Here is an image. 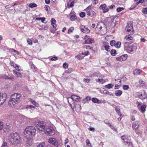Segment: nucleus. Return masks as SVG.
<instances>
[{
	"label": "nucleus",
	"mask_w": 147,
	"mask_h": 147,
	"mask_svg": "<svg viewBox=\"0 0 147 147\" xmlns=\"http://www.w3.org/2000/svg\"><path fill=\"white\" fill-rule=\"evenodd\" d=\"M121 44V42L119 41H117L115 43V47L117 48H119L120 47Z\"/></svg>",
	"instance_id": "473e14b6"
},
{
	"label": "nucleus",
	"mask_w": 147,
	"mask_h": 147,
	"mask_svg": "<svg viewBox=\"0 0 147 147\" xmlns=\"http://www.w3.org/2000/svg\"><path fill=\"white\" fill-rule=\"evenodd\" d=\"M67 100L69 103L70 105H71L72 103H74V101H73L71 97V96L68 97L67 98Z\"/></svg>",
	"instance_id": "a878e982"
},
{
	"label": "nucleus",
	"mask_w": 147,
	"mask_h": 147,
	"mask_svg": "<svg viewBox=\"0 0 147 147\" xmlns=\"http://www.w3.org/2000/svg\"><path fill=\"white\" fill-rule=\"evenodd\" d=\"M31 67L33 69L34 71H35L36 70V67L34 64H32L31 65Z\"/></svg>",
	"instance_id": "c9c22d12"
},
{
	"label": "nucleus",
	"mask_w": 147,
	"mask_h": 147,
	"mask_svg": "<svg viewBox=\"0 0 147 147\" xmlns=\"http://www.w3.org/2000/svg\"><path fill=\"white\" fill-rule=\"evenodd\" d=\"M1 147H7V143H3Z\"/></svg>",
	"instance_id": "680f3d73"
},
{
	"label": "nucleus",
	"mask_w": 147,
	"mask_h": 147,
	"mask_svg": "<svg viewBox=\"0 0 147 147\" xmlns=\"http://www.w3.org/2000/svg\"><path fill=\"white\" fill-rule=\"evenodd\" d=\"M125 36V39L129 41L130 43H132L133 42V38L129 34Z\"/></svg>",
	"instance_id": "2eb2a0df"
},
{
	"label": "nucleus",
	"mask_w": 147,
	"mask_h": 147,
	"mask_svg": "<svg viewBox=\"0 0 147 147\" xmlns=\"http://www.w3.org/2000/svg\"><path fill=\"white\" fill-rule=\"evenodd\" d=\"M104 93L105 94H109V92L108 91V90H105L103 91Z\"/></svg>",
	"instance_id": "0e129e2a"
},
{
	"label": "nucleus",
	"mask_w": 147,
	"mask_h": 147,
	"mask_svg": "<svg viewBox=\"0 0 147 147\" xmlns=\"http://www.w3.org/2000/svg\"><path fill=\"white\" fill-rule=\"evenodd\" d=\"M14 67L17 70H18L19 71L20 70V69L19 68V66L16 64H15V66Z\"/></svg>",
	"instance_id": "37998d69"
},
{
	"label": "nucleus",
	"mask_w": 147,
	"mask_h": 147,
	"mask_svg": "<svg viewBox=\"0 0 147 147\" xmlns=\"http://www.w3.org/2000/svg\"><path fill=\"white\" fill-rule=\"evenodd\" d=\"M125 145L129 147H131L132 146V143L130 142H128V141H126L124 142Z\"/></svg>",
	"instance_id": "b1692460"
},
{
	"label": "nucleus",
	"mask_w": 147,
	"mask_h": 147,
	"mask_svg": "<svg viewBox=\"0 0 147 147\" xmlns=\"http://www.w3.org/2000/svg\"><path fill=\"white\" fill-rule=\"evenodd\" d=\"M48 142L49 143L57 147L58 146V143L57 141L54 138H49Z\"/></svg>",
	"instance_id": "9d476101"
},
{
	"label": "nucleus",
	"mask_w": 147,
	"mask_h": 147,
	"mask_svg": "<svg viewBox=\"0 0 147 147\" xmlns=\"http://www.w3.org/2000/svg\"><path fill=\"white\" fill-rule=\"evenodd\" d=\"M107 5L106 4H104L103 5H100V9H103V10L105 9V8L106 7Z\"/></svg>",
	"instance_id": "79ce46f5"
},
{
	"label": "nucleus",
	"mask_w": 147,
	"mask_h": 147,
	"mask_svg": "<svg viewBox=\"0 0 147 147\" xmlns=\"http://www.w3.org/2000/svg\"><path fill=\"white\" fill-rule=\"evenodd\" d=\"M73 28L71 27L70 28L68 31V33H69L71 32H72V30H73Z\"/></svg>",
	"instance_id": "e2e57ef3"
},
{
	"label": "nucleus",
	"mask_w": 147,
	"mask_h": 147,
	"mask_svg": "<svg viewBox=\"0 0 147 147\" xmlns=\"http://www.w3.org/2000/svg\"><path fill=\"white\" fill-rule=\"evenodd\" d=\"M109 9H112L115 7V5H111L109 6L108 7Z\"/></svg>",
	"instance_id": "4d7b16f0"
},
{
	"label": "nucleus",
	"mask_w": 147,
	"mask_h": 147,
	"mask_svg": "<svg viewBox=\"0 0 147 147\" xmlns=\"http://www.w3.org/2000/svg\"><path fill=\"white\" fill-rule=\"evenodd\" d=\"M146 108V105H142L141 106L140 109V111H141V112L142 113H144L145 111Z\"/></svg>",
	"instance_id": "5701e85b"
},
{
	"label": "nucleus",
	"mask_w": 147,
	"mask_h": 147,
	"mask_svg": "<svg viewBox=\"0 0 147 147\" xmlns=\"http://www.w3.org/2000/svg\"><path fill=\"white\" fill-rule=\"evenodd\" d=\"M16 76L19 78H22V74L19 72L16 73Z\"/></svg>",
	"instance_id": "49530a36"
},
{
	"label": "nucleus",
	"mask_w": 147,
	"mask_h": 147,
	"mask_svg": "<svg viewBox=\"0 0 147 147\" xmlns=\"http://www.w3.org/2000/svg\"><path fill=\"white\" fill-rule=\"evenodd\" d=\"M3 126V123L2 121H0V130H1Z\"/></svg>",
	"instance_id": "13d9d810"
},
{
	"label": "nucleus",
	"mask_w": 147,
	"mask_h": 147,
	"mask_svg": "<svg viewBox=\"0 0 147 147\" xmlns=\"http://www.w3.org/2000/svg\"><path fill=\"white\" fill-rule=\"evenodd\" d=\"M116 41L114 40H113L111 41L110 42V44L113 47L115 46Z\"/></svg>",
	"instance_id": "ea45409f"
},
{
	"label": "nucleus",
	"mask_w": 147,
	"mask_h": 147,
	"mask_svg": "<svg viewBox=\"0 0 147 147\" xmlns=\"http://www.w3.org/2000/svg\"><path fill=\"white\" fill-rule=\"evenodd\" d=\"M103 26H101V27H100V28H98L96 30H98V31H99L100 32H103L104 31L102 30L103 29Z\"/></svg>",
	"instance_id": "3c124183"
},
{
	"label": "nucleus",
	"mask_w": 147,
	"mask_h": 147,
	"mask_svg": "<svg viewBox=\"0 0 147 147\" xmlns=\"http://www.w3.org/2000/svg\"><path fill=\"white\" fill-rule=\"evenodd\" d=\"M129 86L127 85H124L123 87V88L124 90H127L129 89Z\"/></svg>",
	"instance_id": "de8ad7c7"
},
{
	"label": "nucleus",
	"mask_w": 147,
	"mask_h": 147,
	"mask_svg": "<svg viewBox=\"0 0 147 147\" xmlns=\"http://www.w3.org/2000/svg\"><path fill=\"white\" fill-rule=\"evenodd\" d=\"M120 87V85H118L117 84H116L115 85V89H118Z\"/></svg>",
	"instance_id": "69168bd1"
},
{
	"label": "nucleus",
	"mask_w": 147,
	"mask_h": 147,
	"mask_svg": "<svg viewBox=\"0 0 147 147\" xmlns=\"http://www.w3.org/2000/svg\"><path fill=\"white\" fill-rule=\"evenodd\" d=\"M137 49V45L136 44H134L132 46L129 47L128 49V51H130V52H132L136 51Z\"/></svg>",
	"instance_id": "ddd939ff"
},
{
	"label": "nucleus",
	"mask_w": 147,
	"mask_h": 147,
	"mask_svg": "<svg viewBox=\"0 0 147 147\" xmlns=\"http://www.w3.org/2000/svg\"><path fill=\"white\" fill-rule=\"evenodd\" d=\"M139 126L138 122L136 121L134 122L132 125V127L134 130H136L138 128Z\"/></svg>",
	"instance_id": "f3484780"
},
{
	"label": "nucleus",
	"mask_w": 147,
	"mask_h": 147,
	"mask_svg": "<svg viewBox=\"0 0 147 147\" xmlns=\"http://www.w3.org/2000/svg\"><path fill=\"white\" fill-rule=\"evenodd\" d=\"M124 9V8L122 7H119L117 8V12H119Z\"/></svg>",
	"instance_id": "c03bdc74"
},
{
	"label": "nucleus",
	"mask_w": 147,
	"mask_h": 147,
	"mask_svg": "<svg viewBox=\"0 0 147 147\" xmlns=\"http://www.w3.org/2000/svg\"><path fill=\"white\" fill-rule=\"evenodd\" d=\"M87 14L89 16H90L91 17H92L91 12L90 11H87Z\"/></svg>",
	"instance_id": "774afa93"
},
{
	"label": "nucleus",
	"mask_w": 147,
	"mask_h": 147,
	"mask_svg": "<svg viewBox=\"0 0 147 147\" xmlns=\"http://www.w3.org/2000/svg\"><path fill=\"white\" fill-rule=\"evenodd\" d=\"M76 18L77 17L76 16L75 14H74L71 16L70 20L71 21H73L75 19H76Z\"/></svg>",
	"instance_id": "2f4dec72"
},
{
	"label": "nucleus",
	"mask_w": 147,
	"mask_h": 147,
	"mask_svg": "<svg viewBox=\"0 0 147 147\" xmlns=\"http://www.w3.org/2000/svg\"><path fill=\"white\" fill-rule=\"evenodd\" d=\"M58 59V58L57 57H54L51 58V60L52 61H55Z\"/></svg>",
	"instance_id": "5fc2aeb1"
},
{
	"label": "nucleus",
	"mask_w": 147,
	"mask_h": 147,
	"mask_svg": "<svg viewBox=\"0 0 147 147\" xmlns=\"http://www.w3.org/2000/svg\"><path fill=\"white\" fill-rule=\"evenodd\" d=\"M45 133L49 136L53 135L55 134V131L53 128L50 126L46 127L45 129Z\"/></svg>",
	"instance_id": "39448f33"
},
{
	"label": "nucleus",
	"mask_w": 147,
	"mask_h": 147,
	"mask_svg": "<svg viewBox=\"0 0 147 147\" xmlns=\"http://www.w3.org/2000/svg\"><path fill=\"white\" fill-rule=\"evenodd\" d=\"M115 109L119 115V116L120 117H121L122 116V114L121 113L120 111V109L117 106H115Z\"/></svg>",
	"instance_id": "aec40b11"
},
{
	"label": "nucleus",
	"mask_w": 147,
	"mask_h": 147,
	"mask_svg": "<svg viewBox=\"0 0 147 147\" xmlns=\"http://www.w3.org/2000/svg\"><path fill=\"white\" fill-rule=\"evenodd\" d=\"M38 28L40 30H47L48 28V27L47 26H44L43 25H42V26H40L38 27Z\"/></svg>",
	"instance_id": "bb28decb"
},
{
	"label": "nucleus",
	"mask_w": 147,
	"mask_h": 147,
	"mask_svg": "<svg viewBox=\"0 0 147 147\" xmlns=\"http://www.w3.org/2000/svg\"><path fill=\"white\" fill-rule=\"evenodd\" d=\"M92 101L94 102L98 103L99 102V100L96 98H93L92 99Z\"/></svg>",
	"instance_id": "f704fd0d"
},
{
	"label": "nucleus",
	"mask_w": 147,
	"mask_h": 147,
	"mask_svg": "<svg viewBox=\"0 0 147 147\" xmlns=\"http://www.w3.org/2000/svg\"><path fill=\"white\" fill-rule=\"evenodd\" d=\"M80 30L83 33H88L90 32V30L88 28L85 27L84 25H81L80 26Z\"/></svg>",
	"instance_id": "f8f14e48"
},
{
	"label": "nucleus",
	"mask_w": 147,
	"mask_h": 147,
	"mask_svg": "<svg viewBox=\"0 0 147 147\" xmlns=\"http://www.w3.org/2000/svg\"><path fill=\"white\" fill-rule=\"evenodd\" d=\"M2 78L5 79H8L9 76L6 75H4L2 76Z\"/></svg>",
	"instance_id": "603ef678"
},
{
	"label": "nucleus",
	"mask_w": 147,
	"mask_h": 147,
	"mask_svg": "<svg viewBox=\"0 0 147 147\" xmlns=\"http://www.w3.org/2000/svg\"><path fill=\"white\" fill-rule=\"evenodd\" d=\"M125 30L128 32L127 34H133L134 33V29L132 23H127L126 27Z\"/></svg>",
	"instance_id": "0eeeda50"
},
{
	"label": "nucleus",
	"mask_w": 147,
	"mask_h": 147,
	"mask_svg": "<svg viewBox=\"0 0 147 147\" xmlns=\"http://www.w3.org/2000/svg\"><path fill=\"white\" fill-rule=\"evenodd\" d=\"M15 63H14V62L13 61H10L9 63L10 65L12 66L13 67H14L15 66Z\"/></svg>",
	"instance_id": "6e6d98bb"
},
{
	"label": "nucleus",
	"mask_w": 147,
	"mask_h": 147,
	"mask_svg": "<svg viewBox=\"0 0 147 147\" xmlns=\"http://www.w3.org/2000/svg\"><path fill=\"white\" fill-rule=\"evenodd\" d=\"M27 42L29 45H32V41L29 38H28L27 39Z\"/></svg>",
	"instance_id": "a18cd8bd"
},
{
	"label": "nucleus",
	"mask_w": 147,
	"mask_h": 147,
	"mask_svg": "<svg viewBox=\"0 0 147 147\" xmlns=\"http://www.w3.org/2000/svg\"><path fill=\"white\" fill-rule=\"evenodd\" d=\"M121 138L123 140L124 142L126 141H128V136L127 135H123L121 136Z\"/></svg>",
	"instance_id": "c756f323"
},
{
	"label": "nucleus",
	"mask_w": 147,
	"mask_h": 147,
	"mask_svg": "<svg viewBox=\"0 0 147 147\" xmlns=\"http://www.w3.org/2000/svg\"><path fill=\"white\" fill-rule=\"evenodd\" d=\"M56 21L54 18H52L51 19V24L53 28H55L57 27V25L55 24Z\"/></svg>",
	"instance_id": "6ab92c4d"
},
{
	"label": "nucleus",
	"mask_w": 147,
	"mask_h": 147,
	"mask_svg": "<svg viewBox=\"0 0 147 147\" xmlns=\"http://www.w3.org/2000/svg\"><path fill=\"white\" fill-rule=\"evenodd\" d=\"M101 26H103L102 30L104 31L103 34H105L107 32V29L105 24L103 22H99L98 23L96 27V30H97L98 28H100V27H101Z\"/></svg>",
	"instance_id": "1a4fd4ad"
},
{
	"label": "nucleus",
	"mask_w": 147,
	"mask_h": 147,
	"mask_svg": "<svg viewBox=\"0 0 147 147\" xmlns=\"http://www.w3.org/2000/svg\"><path fill=\"white\" fill-rule=\"evenodd\" d=\"M84 56L82 54V53L78 55L75 57V58L78 59V60H81L83 59Z\"/></svg>",
	"instance_id": "4be33fe9"
},
{
	"label": "nucleus",
	"mask_w": 147,
	"mask_h": 147,
	"mask_svg": "<svg viewBox=\"0 0 147 147\" xmlns=\"http://www.w3.org/2000/svg\"><path fill=\"white\" fill-rule=\"evenodd\" d=\"M129 41H127L125 42L124 44V50H128V49L129 48V45L131 44Z\"/></svg>",
	"instance_id": "a211bd4d"
},
{
	"label": "nucleus",
	"mask_w": 147,
	"mask_h": 147,
	"mask_svg": "<svg viewBox=\"0 0 147 147\" xmlns=\"http://www.w3.org/2000/svg\"><path fill=\"white\" fill-rule=\"evenodd\" d=\"M85 44H91L94 42V39L90 38L89 36L87 35L85 36Z\"/></svg>",
	"instance_id": "9b49d317"
},
{
	"label": "nucleus",
	"mask_w": 147,
	"mask_h": 147,
	"mask_svg": "<svg viewBox=\"0 0 147 147\" xmlns=\"http://www.w3.org/2000/svg\"><path fill=\"white\" fill-rule=\"evenodd\" d=\"M142 72V71L140 69H136L134 71V74L136 75H139Z\"/></svg>",
	"instance_id": "412c9836"
},
{
	"label": "nucleus",
	"mask_w": 147,
	"mask_h": 147,
	"mask_svg": "<svg viewBox=\"0 0 147 147\" xmlns=\"http://www.w3.org/2000/svg\"><path fill=\"white\" fill-rule=\"evenodd\" d=\"M110 53L111 55L115 56L116 55V51L114 49L110 51Z\"/></svg>",
	"instance_id": "7c9ffc66"
},
{
	"label": "nucleus",
	"mask_w": 147,
	"mask_h": 147,
	"mask_svg": "<svg viewBox=\"0 0 147 147\" xmlns=\"http://www.w3.org/2000/svg\"><path fill=\"white\" fill-rule=\"evenodd\" d=\"M89 53L88 51H87L86 52H85L84 53H82V54L83 55H85L86 56H87L88 55Z\"/></svg>",
	"instance_id": "bf43d9fd"
},
{
	"label": "nucleus",
	"mask_w": 147,
	"mask_h": 147,
	"mask_svg": "<svg viewBox=\"0 0 147 147\" xmlns=\"http://www.w3.org/2000/svg\"><path fill=\"white\" fill-rule=\"evenodd\" d=\"M63 67L65 69H67L68 67L67 63H65L63 64Z\"/></svg>",
	"instance_id": "09e8293b"
},
{
	"label": "nucleus",
	"mask_w": 147,
	"mask_h": 147,
	"mask_svg": "<svg viewBox=\"0 0 147 147\" xmlns=\"http://www.w3.org/2000/svg\"><path fill=\"white\" fill-rule=\"evenodd\" d=\"M71 96L73 101L78 102L80 100V97L78 96L72 95Z\"/></svg>",
	"instance_id": "dca6fc26"
},
{
	"label": "nucleus",
	"mask_w": 147,
	"mask_h": 147,
	"mask_svg": "<svg viewBox=\"0 0 147 147\" xmlns=\"http://www.w3.org/2000/svg\"><path fill=\"white\" fill-rule=\"evenodd\" d=\"M30 101L32 102V103L36 107H38V104L35 101L32 99L30 100Z\"/></svg>",
	"instance_id": "e433bc0d"
},
{
	"label": "nucleus",
	"mask_w": 147,
	"mask_h": 147,
	"mask_svg": "<svg viewBox=\"0 0 147 147\" xmlns=\"http://www.w3.org/2000/svg\"><path fill=\"white\" fill-rule=\"evenodd\" d=\"M104 47L105 50L108 52H109L110 51V47L107 44H105L104 45Z\"/></svg>",
	"instance_id": "cd10ccee"
},
{
	"label": "nucleus",
	"mask_w": 147,
	"mask_h": 147,
	"mask_svg": "<svg viewBox=\"0 0 147 147\" xmlns=\"http://www.w3.org/2000/svg\"><path fill=\"white\" fill-rule=\"evenodd\" d=\"M9 142L11 144L17 146L21 143L22 139L18 133L15 132L10 133L9 137Z\"/></svg>",
	"instance_id": "f257e3e1"
},
{
	"label": "nucleus",
	"mask_w": 147,
	"mask_h": 147,
	"mask_svg": "<svg viewBox=\"0 0 147 147\" xmlns=\"http://www.w3.org/2000/svg\"><path fill=\"white\" fill-rule=\"evenodd\" d=\"M138 97L141 99H145L147 98V94L144 90H142L137 93Z\"/></svg>",
	"instance_id": "423d86ee"
},
{
	"label": "nucleus",
	"mask_w": 147,
	"mask_h": 147,
	"mask_svg": "<svg viewBox=\"0 0 147 147\" xmlns=\"http://www.w3.org/2000/svg\"><path fill=\"white\" fill-rule=\"evenodd\" d=\"M21 98V95L18 93H14L11 97V100L9 101V104L11 106L14 105L20 101Z\"/></svg>",
	"instance_id": "7ed1b4c3"
},
{
	"label": "nucleus",
	"mask_w": 147,
	"mask_h": 147,
	"mask_svg": "<svg viewBox=\"0 0 147 147\" xmlns=\"http://www.w3.org/2000/svg\"><path fill=\"white\" fill-rule=\"evenodd\" d=\"M122 94V91L120 90H117L115 93V95L117 96H121Z\"/></svg>",
	"instance_id": "393cba45"
},
{
	"label": "nucleus",
	"mask_w": 147,
	"mask_h": 147,
	"mask_svg": "<svg viewBox=\"0 0 147 147\" xmlns=\"http://www.w3.org/2000/svg\"><path fill=\"white\" fill-rule=\"evenodd\" d=\"M35 126L37 129L42 131H45L46 127L45 122L42 121H36L35 123Z\"/></svg>",
	"instance_id": "20e7f679"
},
{
	"label": "nucleus",
	"mask_w": 147,
	"mask_h": 147,
	"mask_svg": "<svg viewBox=\"0 0 147 147\" xmlns=\"http://www.w3.org/2000/svg\"><path fill=\"white\" fill-rule=\"evenodd\" d=\"M37 6L36 4L34 3H31L29 4V7L30 8L35 7Z\"/></svg>",
	"instance_id": "58836bf2"
},
{
	"label": "nucleus",
	"mask_w": 147,
	"mask_h": 147,
	"mask_svg": "<svg viewBox=\"0 0 147 147\" xmlns=\"http://www.w3.org/2000/svg\"><path fill=\"white\" fill-rule=\"evenodd\" d=\"M88 129L89 130H90V131H94L95 130V129L94 127H89L88 128Z\"/></svg>",
	"instance_id": "052dcab7"
},
{
	"label": "nucleus",
	"mask_w": 147,
	"mask_h": 147,
	"mask_svg": "<svg viewBox=\"0 0 147 147\" xmlns=\"http://www.w3.org/2000/svg\"><path fill=\"white\" fill-rule=\"evenodd\" d=\"M86 146L88 147H91V145L90 142V141L88 139H87L86 141Z\"/></svg>",
	"instance_id": "72a5a7b5"
},
{
	"label": "nucleus",
	"mask_w": 147,
	"mask_h": 147,
	"mask_svg": "<svg viewBox=\"0 0 147 147\" xmlns=\"http://www.w3.org/2000/svg\"><path fill=\"white\" fill-rule=\"evenodd\" d=\"M74 1H73L70 3V5H69V3L68 2L67 3V5L68 6V7H72L74 6Z\"/></svg>",
	"instance_id": "4c0bfd02"
},
{
	"label": "nucleus",
	"mask_w": 147,
	"mask_h": 147,
	"mask_svg": "<svg viewBox=\"0 0 147 147\" xmlns=\"http://www.w3.org/2000/svg\"><path fill=\"white\" fill-rule=\"evenodd\" d=\"M142 12L143 13L145 14H147V8H145L143 9L142 10Z\"/></svg>",
	"instance_id": "8fccbe9b"
},
{
	"label": "nucleus",
	"mask_w": 147,
	"mask_h": 147,
	"mask_svg": "<svg viewBox=\"0 0 147 147\" xmlns=\"http://www.w3.org/2000/svg\"><path fill=\"white\" fill-rule=\"evenodd\" d=\"M36 130L34 127L32 126H27L25 129L24 135L27 138H30L31 135H34Z\"/></svg>",
	"instance_id": "f03ea898"
},
{
	"label": "nucleus",
	"mask_w": 147,
	"mask_h": 147,
	"mask_svg": "<svg viewBox=\"0 0 147 147\" xmlns=\"http://www.w3.org/2000/svg\"><path fill=\"white\" fill-rule=\"evenodd\" d=\"M7 95L5 93H0V106L3 104L7 99Z\"/></svg>",
	"instance_id": "6e6552de"
},
{
	"label": "nucleus",
	"mask_w": 147,
	"mask_h": 147,
	"mask_svg": "<svg viewBox=\"0 0 147 147\" xmlns=\"http://www.w3.org/2000/svg\"><path fill=\"white\" fill-rule=\"evenodd\" d=\"M139 83L141 84L144 85L145 84V83L142 80H140L139 82Z\"/></svg>",
	"instance_id": "338daca9"
},
{
	"label": "nucleus",
	"mask_w": 147,
	"mask_h": 147,
	"mask_svg": "<svg viewBox=\"0 0 147 147\" xmlns=\"http://www.w3.org/2000/svg\"><path fill=\"white\" fill-rule=\"evenodd\" d=\"M114 85L111 84H109L105 86V87L106 88L110 89L113 87Z\"/></svg>",
	"instance_id": "c85d7f7f"
},
{
	"label": "nucleus",
	"mask_w": 147,
	"mask_h": 147,
	"mask_svg": "<svg viewBox=\"0 0 147 147\" xmlns=\"http://www.w3.org/2000/svg\"><path fill=\"white\" fill-rule=\"evenodd\" d=\"M85 13L83 12H81L80 13V16L82 18L84 17L85 16Z\"/></svg>",
	"instance_id": "a19ab883"
},
{
	"label": "nucleus",
	"mask_w": 147,
	"mask_h": 147,
	"mask_svg": "<svg viewBox=\"0 0 147 147\" xmlns=\"http://www.w3.org/2000/svg\"><path fill=\"white\" fill-rule=\"evenodd\" d=\"M127 58V55H124L120 57H117L116 60L117 61H123L125 60Z\"/></svg>",
	"instance_id": "4468645a"
},
{
	"label": "nucleus",
	"mask_w": 147,
	"mask_h": 147,
	"mask_svg": "<svg viewBox=\"0 0 147 147\" xmlns=\"http://www.w3.org/2000/svg\"><path fill=\"white\" fill-rule=\"evenodd\" d=\"M103 80V79H96V81L97 82H99V83H101V82Z\"/></svg>",
	"instance_id": "864d4df0"
}]
</instances>
